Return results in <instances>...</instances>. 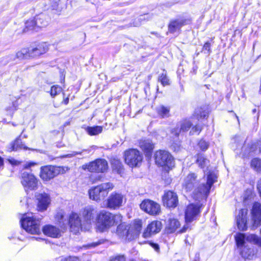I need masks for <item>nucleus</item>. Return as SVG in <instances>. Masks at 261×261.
Segmentation results:
<instances>
[{
	"label": "nucleus",
	"mask_w": 261,
	"mask_h": 261,
	"mask_svg": "<svg viewBox=\"0 0 261 261\" xmlns=\"http://www.w3.org/2000/svg\"><path fill=\"white\" fill-rule=\"evenodd\" d=\"M61 261H80L79 258L75 256H69L67 258H64Z\"/></svg>",
	"instance_id": "46"
},
{
	"label": "nucleus",
	"mask_w": 261,
	"mask_h": 261,
	"mask_svg": "<svg viewBox=\"0 0 261 261\" xmlns=\"http://www.w3.org/2000/svg\"><path fill=\"white\" fill-rule=\"evenodd\" d=\"M203 50L207 51V53L210 54L211 52V44L208 42H206L203 47Z\"/></svg>",
	"instance_id": "47"
},
{
	"label": "nucleus",
	"mask_w": 261,
	"mask_h": 261,
	"mask_svg": "<svg viewBox=\"0 0 261 261\" xmlns=\"http://www.w3.org/2000/svg\"><path fill=\"white\" fill-rule=\"evenodd\" d=\"M67 224L70 226V230L74 233H76L80 230H87V227L83 225V221L81 220L79 215L74 212H72L69 215Z\"/></svg>",
	"instance_id": "11"
},
{
	"label": "nucleus",
	"mask_w": 261,
	"mask_h": 261,
	"mask_svg": "<svg viewBox=\"0 0 261 261\" xmlns=\"http://www.w3.org/2000/svg\"><path fill=\"white\" fill-rule=\"evenodd\" d=\"M48 50V45L44 42L39 44L36 47L30 49L31 57L35 58L45 54Z\"/></svg>",
	"instance_id": "19"
},
{
	"label": "nucleus",
	"mask_w": 261,
	"mask_h": 261,
	"mask_svg": "<svg viewBox=\"0 0 261 261\" xmlns=\"http://www.w3.org/2000/svg\"><path fill=\"white\" fill-rule=\"evenodd\" d=\"M163 202L164 205L167 207H175L178 203L176 193L171 191L165 192L163 196Z\"/></svg>",
	"instance_id": "16"
},
{
	"label": "nucleus",
	"mask_w": 261,
	"mask_h": 261,
	"mask_svg": "<svg viewBox=\"0 0 261 261\" xmlns=\"http://www.w3.org/2000/svg\"><path fill=\"white\" fill-rule=\"evenodd\" d=\"M141 149L145 153L146 156H150L154 148V144L150 140L141 141L139 143Z\"/></svg>",
	"instance_id": "23"
},
{
	"label": "nucleus",
	"mask_w": 261,
	"mask_h": 261,
	"mask_svg": "<svg viewBox=\"0 0 261 261\" xmlns=\"http://www.w3.org/2000/svg\"><path fill=\"white\" fill-rule=\"evenodd\" d=\"M252 215L254 225L257 226L261 222V204L259 203L256 202L253 204Z\"/></svg>",
	"instance_id": "22"
},
{
	"label": "nucleus",
	"mask_w": 261,
	"mask_h": 261,
	"mask_svg": "<svg viewBox=\"0 0 261 261\" xmlns=\"http://www.w3.org/2000/svg\"><path fill=\"white\" fill-rule=\"evenodd\" d=\"M159 81L161 83L163 86H165L170 85V81L168 77L167 76L166 73H162L159 77Z\"/></svg>",
	"instance_id": "40"
},
{
	"label": "nucleus",
	"mask_w": 261,
	"mask_h": 261,
	"mask_svg": "<svg viewBox=\"0 0 261 261\" xmlns=\"http://www.w3.org/2000/svg\"><path fill=\"white\" fill-rule=\"evenodd\" d=\"M90 151V149H83L81 151H72L71 153L67 154L64 156L66 158H72L78 154H82L83 152H86L87 153H89Z\"/></svg>",
	"instance_id": "42"
},
{
	"label": "nucleus",
	"mask_w": 261,
	"mask_h": 261,
	"mask_svg": "<svg viewBox=\"0 0 261 261\" xmlns=\"http://www.w3.org/2000/svg\"><path fill=\"white\" fill-rule=\"evenodd\" d=\"M110 261H125V257L124 255H117L111 257Z\"/></svg>",
	"instance_id": "44"
},
{
	"label": "nucleus",
	"mask_w": 261,
	"mask_h": 261,
	"mask_svg": "<svg viewBox=\"0 0 261 261\" xmlns=\"http://www.w3.org/2000/svg\"><path fill=\"white\" fill-rule=\"evenodd\" d=\"M200 206L198 204H190L185 210V221L187 223L193 221L200 212Z\"/></svg>",
	"instance_id": "17"
},
{
	"label": "nucleus",
	"mask_w": 261,
	"mask_h": 261,
	"mask_svg": "<svg viewBox=\"0 0 261 261\" xmlns=\"http://www.w3.org/2000/svg\"><path fill=\"white\" fill-rule=\"evenodd\" d=\"M185 21L182 20H175L170 22L168 26L169 32L174 33L178 31L184 24Z\"/></svg>",
	"instance_id": "28"
},
{
	"label": "nucleus",
	"mask_w": 261,
	"mask_h": 261,
	"mask_svg": "<svg viewBox=\"0 0 261 261\" xmlns=\"http://www.w3.org/2000/svg\"><path fill=\"white\" fill-rule=\"evenodd\" d=\"M154 157L156 164L160 166L167 167L169 169L174 166L173 158L170 153L167 151L158 150L155 152Z\"/></svg>",
	"instance_id": "8"
},
{
	"label": "nucleus",
	"mask_w": 261,
	"mask_h": 261,
	"mask_svg": "<svg viewBox=\"0 0 261 261\" xmlns=\"http://www.w3.org/2000/svg\"><path fill=\"white\" fill-rule=\"evenodd\" d=\"M86 168L90 172L103 173L108 168V162L105 159H96L87 165Z\"/></svg>",
	"instance_id": "13"
},
{
	"label": "nucleus",
	"mask_w": 261,
	"mask_h": 261,
	"mask_svg": "<svg viewBox=\"0 0 261 261\" xmlns=\"http://www.w3.org/2000/svg\"><path fill=\"white\" fill-rule=\"evenodd\" d=\"M201 130V127L199 125H196L194 127H192L191 130L190 131V134L193 135L195 133L199 134Z\"/></svg>",
	"instance_id": "45"
},
{
	"label": "nucleus",
	"mask_w": 261,
	"mask_h": 261,
	"mask_svg": "<svg viewBox=\"0 0 261 261\" xmlns=\"http://www.w3.org/2000/svg\"><path fill=\"white\" fill-rule=\"evenodd\" d=\"M180 223L179 221L174 217L170 216L166 223V231L168 233L175 232L179 228Z\"/></svg>",
	"instance_id": "20"
},
{
	"label": "nucleus",
	"mask_w": 261,
	"mask_h": 261,
	"mask_svg": "<svg viewBox=\"0 0 261 261\" xmlns=\"http://www.w3.org/2000/svg\"><path fill=\"white\" fill-rule=\"evenodd\" d=\"M63 102L65 104V105H67L68 103L69 102V98L67 97L65 99H64L63 100Z\"/></svg>",
	"instance_id": "53"
},
{
	"label": "nucleus",
	"mask_w": 261,
	"mask_h": 261,
	"mask_svg": "<svg viewBox=\"0 0 261 261\" xmlns=\"http://www.w3.org/2000/svg\"><path fill=\"white\" fill-rule=\"evenodd\" d=\"M140 207L142 210L151 215H156L160 212V204L149 199L143 200Z\"/></svg>",
	"instance_id": "15"
},
{
	"label": "nucleus",
	"mask_w": 261,
	"mask_h": 261,
	"mask_svg": "<svg viewBox=\"0 0 261 261\" xmlns=\"http://www.w3.org/2000/svg\"><path fill=\"white\" fill-rule=\"evenodd\" d=\"M154 248L156 250H158L159 249V247L158 245H154Z\"/></svg>",
	"instance_id": "55"
},
{
	"label": "nucleus",
	"mask_w": 261,
	"mask_h": 261,
	"mask_svg": "<svg viewBox=\"0 0 261 261\" xmlns=\"http://www.w3.org/2000/svg\"><path fill=\"white\" fill-rule=\"evenodd\" d=\"M124 161L126 164L131 167L139 166L142 161L143 155L136 149H130L124 153Z\"/></svg>",
	"instance_id": "7"
},
{
	"label": "nucleus",
	"mask_w": 261,
	"mask_h": 261,
	"mask_svg": "<svg viewBox=\"0 0 261 261\" xmlns=\"http://www.w3.org/2000/svg\"><path fill=\"white\" fill-rule=\"evenodd\" d=\"M36 165V163L34 162H29L25 164L23 166L24 168L25 169H29L32 166H34Z\"/></svg>",
	"instance_id": "49"
},
{
	"label": "nucleus",
	"mask_w": 261,
	"mask_h": 261,
	"mask_svg": "<svg viewBox=\"0 0 261 261\" xmlns=\"http://www.w3.org/2000/svg\"><path fill=\"white\" fill-rule=\"evenodd\" d=\"M96 221L97 229L100 232H103L120 223L122 221V216L120 215H114L110 212L102 211L97 215Z\"/></svg>",
	"instance_id": "3"
},
{
	"label": "nucleus",
	"mask_w": 261,
	"mask_h": 261,
	"mask_svg": "<svg viewBox=\"0 0 261 261\" xmlns=\"http://www.w3.org/2000/svg\"><path fill=\"white\" fill-rule=\"evenodd\" d=\"M30 53V49L23 48L16 53V56L17 58L20 59H27L31 57Z\"/></svg>",
	"instance_id": "37"
},
{
	"label": "nucleus",
	"mask_w": 261,
	"mask_h": 261,
	"mask_svg": "<svg viewBox=\"0 0 261 261\" xmlns=\"http://www.w3.org/2000/svg\"><path fill=\"white\" fill-rule=\"evenodd\" d=\"M55 220L61 228H65L67 224V221L65 218V213L62 210L57 211L55 217Z\"/></svg>",
	"instance_id": "26"
},
{
	"label": "nucleus",
	"mask_w": 261,
	"mask_h": 261,
	"mask_svg": "<svg viewBox=\"0 0 261 261\" xmlns=\"http://www.w3.org/2000/svg\"><path fill=\"white\" fill-rule=\"evenodd\" d=\"M162 226V223L159 221H154L151 222L147 226V228L143 234L145 238L151 237L152 235L158 233L161 229Z\"/></svg>",
	"instance_id": "18"
},
{
	"label": "nucleus",
	"mask_w": 261,
	"mask_h": 261,
	"mask_svg": "<svg viewBox=\"0 0 261 261\" xmlns=\"http://www.w3.org/2000/svg\"><path fill=\"white\" fill-rule=\"evenodd\" d=\"M196 162L199 166L201 168H204L209 163V161L204 157L203 154H199L197 155Z\"/></svg>",
	"instance_id": "36"
},
{
	"label": "nucleus",
	"mask_w": 261,
	"mask_h": 261,
	"mask_svg": "<svg viewBox=\"0 0 261 261\" xmlns=\"http://www.w3.org/2000/svg\"><path fill=\"white\" fill-rule=\"evenodd\" d=\"M59 0H51L50 3L53 9H57L58 6Z\"/></svg>",
	"instance_id": "48"
},
{
	"label": "nucleus",
	"mask_w": 261,
	"mask_h": 261,
	"mask_svg": "<svg viewBox=\"0 0 261 261\" xmlns=\"http://www.w3.org/2000/svg\"><path fill=\"white\" fill-rule=\"evenodd\" d=\"M179 127H177L174 130L172 131L173 133H174L175 135H178L180 132H186L191 127L192 123L189 120H184L180 121L178 124Z\"/></svg>",
	"instance_id": "27"
},
{
	"label": "nucleus",
	"mask_w": 261,
	"mask_h": 261,
	"mask_svg": "<svg viewBox=\"0 0 261 261\" xmlns=\"http://www.w3.org/2000/svg\"><path fill=\"white\" fill-rule=\"evenodd\" d=\"M251 166L257 172H261V160L258 158L253 159L251 162Z\"/></svg>",
	"instance_id": "39"
},
{
	"label": "nucleus",
	"mask_w": 261,
	"mask_h": 261,
	"mask_svg": "<svg viewBox=\"0 0 261 261\" xmlns=\"http://www.w3.org/2000/svg\"><path fill=\"white\" fill-rule=\"evenodd\" d=\"M100 244H101V242H96V243H93L91 244H89L88 246L90 247H94Z\"/></svg>",
	"instance_id": "51"
},
{
	"label": "nucleus",
	"mask_w": 261,
	"mask_h": 261,
	"mask_svg": "<svg viewBox=\"0 0 261 261\" xmlns=\"http://www.w3.org/2000/svg\"><path fill=\"white\" fill-rule=\"evenodd\" d=\"M102 129L103 127L100 126L87 127L86 128V132L90 136L97 135L102 132Z\"/></svg>",
	"instance_id": "33"
},
{
	"label": "nucleus",
	"mask_w": 261,
	"mask_h": 261,
	"mask_svg": "<svg viewBox=\"0 0 261 261\" xmlns=\"http://www.w3.org/2000/svg\"><path fill=\"white\" fill-rule=\"evenodd\" d=\"M23 229L31 234H39L41 232L40 221L34 216H28L24 215L20 220Z\"/></svg>",
	"instance_id": "5"
},
{
	"label": "nucleus",
	"mask_w": 261,
	"mask_h": 261,
	"mask_svg": "<svg viewBox=\"0 0 261 261\" xmlns=\"http://www.w3.org/2000/svg\"><path fill=\"white\" fill-rule=\"evenodd\" d=\"M34 18L35 23H36L37 31L39 28L44 27L47 25V21L46 20L45 16L43 15H38Z\"/></svg>",
	"instance_id": "32"
},
{
	"label": "nucleus",
	"mask_w": 261,
	"mask_h": 261,
	"mask_svg": "<svg viewBox=\"0 0 261 261\" xmlns=\"http://www.w3.org/2000/svg\"><path fill=\"white\" fill-rule=\"evenodd\" d=\"M234 238L237 247L240 250V254L243 258L252 259L255 257V250L252 247L246 245V242L252 243L261 247V238L253 234L245 235L244 233H238L235 235Z\"/></svg>",
	"instance_id": "2"
},
{
	"label": "nucleus",
	"mask_w": 261,
	"mask_h": 261,
	"mask_svg": "<svg viewBox=\"0 0 261 261\" xmlns=\"http://www.w3.org/2000/svg\"><path fill=\"white\" fill-rule=\"evenodd\" d=\"M188 227L186 226V225L184 226V227L179 230L180 232H185L186 230L187 229Z\"/></svg>",
	"instance_id": "52"
},
{
	"label": "nucleus",
	"mask_w": 261,
	"mask_h": 261,
	"mask_svg": "<svg viewBox=\"0 0 261 261\" xmlns=\"http://www.w3.org/2000/svg\"><path fill=\"white\" fill-rule=\"evenodd\" d=\"M112 168L114 171L121 175L123 173V167L121 162L116 159H114L112 161Z\"/></svg>",
	"instance_id": "30"
},
{
	"label": "nucleus",
	"mask_w": 261,
	"mask_h": 261,
	"mask_svg": "<svg viewBox=\"0 0 261 261\" xmlns=\"http://www.w3.org/2000/svg\"><path fill=\"white\" fill-rule=\"evenodd\" d=\"M83 219V225L87 227V230L90 228L96 216H97L96 210L91 206H87L82 209L80 213Z\"/></svg>",
	"instance_id": "9"
},
{
	"label": "nucleus",
	"mask_w": 261,
	"mask_h": 261,
	"mask_svg": "<svg viewBox=\"0 0 261 261\" xmlns=\"http://www.w3.org/2000/svg\"><path fill=\"white\" fill-rule=\"evenodd\" d=\"M125 200V197L121 193L114 192L107 199V206L108 208L116 210L121 207Z\"/></svg>",
	"instance_id": "12"
},
{
	"label": "nucleus",
	"mask_w": 261,
	"mask_h": 261,
	"mask_svg": "<svg viewBox=\"0 0 261 261\" xmlns=\"http://www.w3.org/2000/svg\"><path fill=\"white\" fill-rule=\"evenodd\" d=\"M257 189L261 198V178L257 182Z\"/></svg>",
	"instance_id": "50"
},
{
	"label": "nucleus",
	"mask_w": 261,
	"mask_h": 261,
	"mask_svg": "<svg viewBox=\"0 0 261 261\" xmlns=\"http://www.w3.org/2000/svg\"><path fill=\"white\" fill-rule=\"evenodd\" d=\"M16 108H17V106H15V103H13V107L12 108H10L11 109V111H14L16 109Z\"/></svg>",
	"instance_id": "54"
},
{
	"label": "nucleus",
	"mask_w": 261,
	"mask_h": 261,
	"mask_svg": "<svg viewBox=\"0 0 261 261\" xmlns=\"http://www.w3.org/2000/svg\"><path fill=\"white\" fill-rule=\"evenodd\" d=\"M62 91V88L59 86H53L51 87L50 94L51 97H54Z\"/></svg>",
	"instance_id": "41"
},
{
	"label": "nucleus",
	"mask_w": 261,
	"mask_h": 261,
	"mask_svg": "<svg viewBox=\"0 0 261 261\" xmlns=\"http://www.w3.org/2000/svg\"><path fill=\"white\" fill-rule=\"evenodd\" d=\"M204 176H206V184L204 181L201 182L195 173H189L183 179L182 189L196 200L207 196L217 178L215 173L211 171L205 172Z\"/></svg>",
	"instance_id": "1"
},
{
	"label": "nucleus",
	"mask_w": 261,
	"mask_h": 261,
	"mask_svg": "<svg viewBox=\"0 0 261 261\" xmlns=\"http://www.w3.org/2000/svg\"><path fill=\"white\" fill-rule=\"evenodd\" d=\"M28 149V148L22 144L20 139V136L17 138L14 141L12 142L7 147V150L11 152L12 151H17L19 149ZM29 149H30L29 148Z\"/></svg>",
	"instance_id": "25"
},
{
	"label": "nucleus",
	"mask_w": 261,
	"mask_h": 261,
	"mask_svg": "<svg viewBox=\"0 0 261 261\" xmlns=\"http://www.w3.org/2000/svg\"><path fill=\"white\" fill-rule=\"evenodd\" d=\"M114 187V185L110 182L103 183L89 190L90 198L95 201L103 199Z\"/></svg>",
	"instance_id": "4"
},
{
	"label": "nucleus",
	"mask_w": 261,
	"mask_h": 261,
	"mask_svg": "<svg viewBox=\"0 0 261 261\" xmlns=\"http://www.w3.org/2000/svg\"><path fill=\"white\" fill-rule=\"evenodd\" d=\"M37 203V208L39 211H46L50 204V196L46 193H36L35 195Z\"/></svg>",
	"instance_id": "14"
},
{
	"label": "nucleus",
	"mask_w": 261,
	"mask_h": 261,
	"mask_svg": "<svg viewBox=\"0 0 261 261\" xmlns=\"http://www.w3.org/2000/svg\"><path fill=\"white\" fill-rule=\"evenodd\" d=\"M42 231L45 235L50 237L59 238L61 236L60 229L51 225L44 226Z\"/></svg>",
	"instance_id": "24"
},
{
	"label": "nucleus",
	"mask_w": 261,
	"mask_h": 261,
	"mask_svg": "<svg viewBox=\"0 0 261 261\" xmlns=\"http://www.w3.org/2000/svg\"><path fill=\"white\" fill-rule=\"evenodd\" d=\"M258 145H259V152H261V144H259L258 143Z\"/></svg>",
	"instance_id": "56"
},
{
	"label": "nucleus",
	"mask_w": 261,
	"mask_h": 261,
	"mask_svg": "<svg viewBox=\"0 0 261 261\" xmlns=\"http://www.w3.org/2000/svg\"><path fill=\"white\" fill-rule=\"evenodd\" d=\"M131 230L130 233L133 236H137L140 233L142 229V221L140 220H137L134 221V223L130 228Z\"/></svg>",
	"instance_id": "31"
},
{
	"label": "nucleus",
	"mask_w": 261,
	"mask_h": 261,
	"mask_svg": "<svg viewBox=\"0 0 261 261\" xmlns=\"http://www.w3.org/2000/svg\"><path fill=\"white\" fill-rule=\"evenodd\" d=\"M21 184L26 192L34 191L38 189V180L32 173L23 172L21 175Z\"/></svg>",
	"instance_id": "6"
},
{
	"label": "nucleus",
	"mask_w": 261,
	"mask_h": 261,
	"mask_svg": "<svg viewBox=\"0 0 261 261\" xmlns=\"http://www.w3.org/2000/svg\"><path fill=\"white\" fill-rule=\"evenodd\" d=\"M207 115V112L202 108H199L195 110L194 116L198 119L205 118Z\"/></svg>",
	"instance_id": "38"
},
{
	"label": "nucleus",
	"mask_w": 261,
	"mask_h": 261,
	"mask_svg": "<svg viewBox=\"0 0 261 261\" xmlns=\"http://www.w3.org/2000/svg\"><path fill=\"white\" fill-rule=\"evenodd\" d=\"M63 172V169L61 167L46 166L41 167L40 176L42 180L48 181Z\"/></svg>",
	"instance_id": "10"
},
{
	"label": "nucleus",
	"mask_w": 261,
	"mask_h": 261,
	"mask_svg": "<svg viewBox=\"0 0 261 261\" xmlns=\"http://www.w3.org/2000/svg\"><path fill=\"white\" fill-rule=\"evenodd\" d=\"M31 30L38 31L36 27V23H35V21L34 20V18L28 20L25 23L24 31L27 32Z\"/></svg>",
	"instance_id": "35"
},
{
	"label": "nucleus",
	"mask_w": 261,
	"mask_h": 261,
	"mask_svg": "<svg viewBox=\"0 0 261 261\" xmlns=\"http://www.w3.org/2000/svg\"><path fill=\"white\" fill-rule=\"evenodd\" d=\"M247 210L246 209H242L240 211L239 215L237 219V223L238 228L240 230H245L247 228L246 225V215Z\"/></svg>",
	"instance_id": "21"
},
{
	"label": "nucleus",
	"mask_w": 261,
	"mask_h": 261,
	"mask_svg": "<svg viewBox=\"0 0 261 261\" xmlns=\"http://www.w3.org/2000/svg\"><path fill=\"white\" fill-rule=\"evenodd\" d=\"M198 146L202 150L205 151L208 148L209 143L204 140H201L199 141Z\"/></svg>",
	"instance_id": "43"
},
{
	"label": "nucleus",
	"mask_w": 261,
	"mask_h": 261,
	"mask_svg": "<svg viewBox=\"0 0 261 261\" xmlns=\"http://www.w3.org/2000/svg\"><path fill=\"white\" fill-rule=\"evenodd\" d=\"M158 114L162 118L167 117L169 116L170 109L163 105L159 106L156 109Z\"/></svg>",
	"instance_id": "34"
},
{
	"label": "nucleus",
	"mask_w": 261,
	"mask_h": 261,
	"mask_svg": "<svg viewBox=\"0 0 261 261\" xmlns=\"http://www.w3.org/2000/svg\"><path fill=\"white\" fill-rule=\"evenodd\" d=\"M131 230L130 227L125 223H121L117 228L116 232L120 237H127L128 234L130 233Z\"/></svg>",
	"instance_id": "29"
}]
</instances>
